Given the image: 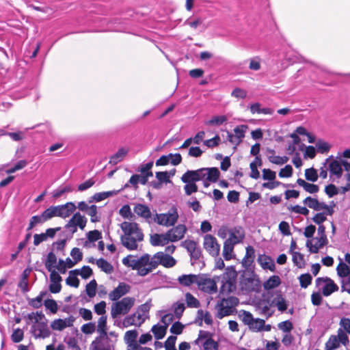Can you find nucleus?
Returning a JSON list of instances; mask_svg holds the SVG:
<instances>
[{
  "mask_svg": "<svg viewBox=\"0 0 350 350\" xmlns=\"http://www.w3.org/2000/svg\"><path fill=\"white\" fill-rule=\"evenodd\" d=\"M144 321V319H142L139 323L136 322V314L134 313L131 315L126 316L122 323H116L115 322L114 325L118 327H127L131 325H135L139 327Z\"/></svg>",
  "mask_w": 350,
  "mask_h": 350,
  "instance_id": "6ab92c4d",
  "label": "nucleus"
},
{
  "mask_svg": "<svg viewBox=\"0 0 350 350\" xmlns=\"http://www.w3.org/2000/svg\"><path fill=\"white\" fill-rule=\"evenodd\" d=\"M269 160L272 163L276 165H283L288 161V158L286 156H269Z\"/></svg>",
  "mask_w": 350,
  "mask_h": 350,
  "instance_id": "0e129e2a",
  "label": "nucleus"
},
{
  "mask_svg": "<svg viewBox=\"0 0 350 350\" xmlns=\"http://www.w3.org/2000/svg\"><path fill=\"white\" fill-rule=\"evenodd\" d=\"M46 221L43 217L42 213L40 215H34L31 217L30 219L29 226L27 228V230H31L33 227H35L36 225L40 224H43L44 222Z\"/></svg>",
  "mask_w": 350,
  "mask_h": 350,
  "instance_id": "a18cd8bd",
  "label": "nucleus"
},
{
  "mask_svg": "<svg viewBox=\"0 0 350 350\" xmlns=\"http://www.w3.org/2000/svg\"><path fill=\"white\" fill-rule=\"evenodd\" d=\"M297 183L298 185L302 187L304 189L309 193H317L319 190L318 185L307 183L302 178H298Z\"/></svg>",
  "mask_w": 350,
  "mask_h": 350,
  "instance_id": "bb28decb",
  "label": "nucleus"
},
{
  "mask_svg": "<svg viewBox=\"0 0 350 350\" xmlns=\"http://www.w3.org/2000/svg\"><path fill=\"white\" fill-rule=\"evenodd\" d=\"M183 183L198 182L200 181L199 170H187L181 177Z\"/></svg>",
  "mask_w": 350,
  "mask_h": 350,
  "instance_id": "b1692460",
  "label": "nucleus"
},
{
  "mask_svg": "<svg viewBox=\"0 0 350 350\" xmlns=\"http://www.w3.org/2000/svg\"><path fill=\"white\" fill-rule=\"evenodd\" d=\"M299 280L301 287L306 288L311 284L312 278L310 273H304L299 277Z\"/></svg>",
  "mask_w": 350,
  "mask_h": 350,
  "instance_id": "603ef678",
  "label": "nucleus"
},
{
  "mask_svg": "<svg viewBox=\"0 0 350 350\" xmlns=\"http://www.w3.org/2000/svg\"><path fill=\"white\" fill-rule=\"evenodd\" d=\"M97 283L95 280L90 281L85 286V291L89 297L92 298L96 295Z\"/></svg>",
  "mask_w": 350,
  "mask_h": 350,
  "instance_id": "3c124183",
  "label": "nucleus"
},
{
  "mask_svg": "<svg viewBox=\"0 0 350 350\" xmlns=\"http://www.w3.org/2000/svg\"><path fill=\"white\" fill-rule=\"evenodd\" d=\"M25 318L28 320L27 322V324H29L31 322H34V323H38V321H42V319H45V316L42 312H31L28 314Z\"/></svg>",
  "mask_w": 350,
  "mask_h": 350,
  "instance_id": "79ce46f5",
  "label": "nucleus"
},
{
  "mask_svg": "<svg viewBox=\"0 0 350 350\" xmlns=\"http://www.w3.org/2000/svg\"><path fill=\"white\" fill-rule=\"evenodd\" d=\"M237 273L234 267H228L226 269L225 273L223 274L222 280L224 281H232L236 282V278Z\"/></svg>",
  "mask_w": 350,
  "mask_h": 350,
  "instance_id": "f704fd0d",
  "label": "nucleus"
},
{
  "mask_svg": "<svg viewBox=\"0 0 350 350\" xmlns=\"http://www.w3.org/2000/svg\"><path fill=\"white\" fill-rule=\"evenodd\" d=\"M197 285L201 291L208 294H213L217 291L215 282L212 279L206 278L203 275H199Z\"/></svg>",
  "mask_w": 350,
  "mask_h": 350,
  "instance_id": "9d476101",
  "label": "nucleus"
},
{
  "mask_svg": "<svg viewBox=\"0 0 350 350\" xmlns=\"http://www.w3.org/2000/svg\"><path fill=\"white\" fill-rule=\"evenodd\" d=\"M316 148L319 152L321 154H325L329 150L330 146L329 145L328 143L319 139L316 143Z\"/></svg>",
  "mask_w": 350,
  "mask_h": 350,
  "instance_id": "4d7b16f0",
  "label": "nucleus"
},
{
  "mask_svg": "<svg viewBox=\"0 0 350 350\" xmlns=\"http://www.w3.org/2000/svg\"><path fill=\"white\" fill-rule=\"evenodd\" d=\"M264 326V320L261 319H256L254 323L250 325V329L252 332H261Z\"/></svg>",
  "mask_w": 350,
  "mask_h": 350,
  "instance_id": "680f3d73",
  "label": "nucleus"
},
{
  "mask_svg": "<svg viewBox=\"0 0 350 350\" xmlns=\"http://www.w3.org/2000/svg\"><path fill=\"white\" fill-rule=\"evenodd\" d=\"M123 234L120 237L122 245L129 251L137 250L138 243L144 240V233L135 222L123 221L120 224Z\"/></svg>",
  "mask_w": 350,
  "mask_h": 350,
  "instance_id": "f257e3e1",
  "label": "nucleus"
},
{
  "mask_svg": "<svg viewBox=\"0 0 350 350\" xmlns=\"http://www.w3.org/2000/svg\"><path fill=\"white\" fill-rule=\"evenodd\" d=\"M42 213L46 221H48L54 217H57V206H51L44 210Z\"/></svg>",
  "mask_w": 350,
  "mask_h": 350,
  "instance_id": "c03bdc74",
  "label": "nucleus"
},
{
  "mask_svg": "<svg viewBox=\"0 0 350 350\" xmlns=\"http://www.w3.org/2000/svg\"><path fill=\"white\" fill-rule=\"evenodd\" d=\"M107 316H101L98 321L97 332L99 335H107Z\"/></svg>",
  "mask_w": 350,
  "mask_h": 350,
  "instance_id": "58836bf2",
  "label": "nucleus"
},
{
  "mask_svg": "<svg viewBox=\"0 0 350 350\" xmlns=\"http://www.w3.org/2000/svg\"><path fill=\"white\" fill-rule=\"evenodd\" d=\"M79 273V269L72 270L69 273V276L66 280L68 285L77 288L79 285V280L77 278L76 275Z\"/></svg>",
  "mask_w": 350,
  "mask_h": 350,
  "instance_id": "473e14b6",
  "label": "nucleus"
},
{
  "mask_svg": "<svg viewBox=\"0 0 350 350\" xmlns=\"http://www.w3.org/2000/svg\"><path fill=\"white\" fill-rule=\"evenodd\" d=\"M136 258L133 255H128L122 259V263L124 265L128 267H131L133 270H135Z\"/></svg>",
  "mask_w": 350,
  "mask_h": 350,
  "instance_id": "69168bd1",
  "label": "nucleus"
},
{
  "mask_svg": "<svg viewBox=\"0 0 350 350\" xmlns=\"http://www.w3.org/2000/svg\"><path fill=\"white\" fill-rule=\"evenodd\" d=\"M185 301L189 308H198L200 306V301L190 293L185 294Z\"/></svg>",
  "mask_w": 350,
  "mask_h": 350,
  "instance_id": "ea45409f",
  "label": "nucleus"
},
{
  "mask_svg": "<svg viewBox=\"0 0 350 350\" xmlns=\"http://www.w3.org/2000/svg\"><path fill=\"white\" fill-rule=\"evenodd\" d=\"M128 152V149L124 148H120L117 152H116L110 157L109 163L112 165H116L119 162L122 161L124 157L127 154Z\"/></svg>",
  "mask_w": 350,
  "mask_h": 350,
  "instance_id": "c85d7f7f",
  "label": "nucleus"
},
{
  "mask_svg": "<svg viewBox=\"0 0 350 350\" xmlns=\"http://www.w3.org/2000/svg\"><path fill=\"white\" fill-rule=\"evenodd\" d=\"M167 232L164 234L154 233L150 235V242L152 246H164L170 241Z\"/></svg>",
  "mask_w": 350,
  "mask_h": 350,
  "instance_id": "a211bd4d",
  "label": "nucleus"
},
{
  "mask_svg": "<svg viewBox=\"0 0 350 350\" xmlns=\"http://www.w3.org/2000/svg\"><path fill=\"white\" fill-rule=\"evenodd\" d=\"M340 342L337 339V336L332 335L325 343V350H334L339 347Z\"/></svg>",
  "mask_w": 350,
  "mask_h": 350,
  "instance_id": "09e8293b",
  "label": "nucleus"
},
{
  "mask_svg": "<svg viewBox=\"0 0 350 350\" xmlns=\"http://www.w3.org/2000/svg\"><path fill=\"white\" fill-rule=\"evenodd\" d=\"M178 219V213L177 208L173 206L166 213L157 214L154 221L158 224L164 226H174Z\"/></svg>",
  "mask_w": 350,
  "mask_h": 350,
  "instance_id": "39448f33",
  "label": "nucleus"
},
{
  "mask_svg": "<svg viewBox=\"0 0 350 350\" xmlns=\"http://www.w3.org/2000/svg\"><path fill=\"white\" fill-rule=\"evenodd\" d=\"M305 177H306V179L309 181H311V182L317 181L318 179V174H317V170L313 167L306 169L305 170Z\"/></svg>",
  "mask_w": 350,
  "mask_h": 350,
  "instance_id": "864d4df0",
  "label": "nucleus"
},
{
  "mask_svg": "<svg viewBox=\"0 0 350 350\" xmlns=\"http://www.w3.org/2000/svg\"><path fill=\"white\" fill-rule=\"evenodd\" d=\"M72 191V187L70 185L60 186L53 191L52 196L55 198H58L64 193L71 192Z\"/></svg>",
  "mask_w": 350,
  "mask_h": 350,
  "instance_id": "de8ad7c7",
  "label": "nucleus"
},
{
  "mask_svg": "<svg viewBox=\"0 0 350 350\" xmlns=\"http://www.w3.org/2000/svg\"><path fill=\"white\" fill-rule=\"evenodd\" d=\"M241 286L247 292L257 291L260 287V281L254 277L245 278L241 282Z\"/></svg>",
  "mask_w": 350,
  "mask_h": 350,
  "instance_id": "f3484780",
  "label": "nucleus"
},
{
  "mask_svg": "<svg viewBox=\"0 0 350 350\" xmlns=\"http://www.w3.org/2000/svg\"><path fill=\"white\" fill-rule=\"evenodd\" d=\"M291 254L294 265L299 268L303 267L305 265L304 255L298 252H293Z\"/></svg>",
  "mask_w": 350,
  "mask_h": 350,
  "instance_id": "49530a36",
  "label": "nucleus"
},
{
  "mask_svg": "<svg viewBox=\"0 0 350 350\" xmlns=\"http://www.w3.org/2000/svg\"><path fill=\"white\" fill-rule=\"evenodd\" d=\"M138 333L135 329L127 331L124 335V340L126 344L135 342Z\"/></svg>",
  "mask_w": 350,
  "mask_h": 350,
  "instance_id": "6e6d98bb",
  "label": "nucleus"
},
{
  "mask_svg": "<svg viewBox=\"0 0 350 350\" xmlns=\"http://www.w3.org/2000/svg\"><path fill=\"white\" fill-rule=\"evenodd\" d=\"M97 266L105 273H111L113 271V267L111 263L105 260L104 258H99L96 260Z\"/></svg>",
  "mask_w": 350,
  "mask_h": 350,
  "instance_id": "c9c22d12",
  "label": "nucleus"
},
{
  "mask_svg": "<svg viewBox=\"0 0 350 350\" xmlns=\"http://www.w3.org/2000/svg\"><path fill=\"white\" fill-rule=\"evenodd\" d=\"M222 284L220 288V294L227 295L236 289V282L232 281L221 280Z\"/></svg>",
  "mask_w": 350,
  "mask_h": 350,
  "instance_id": "2f4dec72",
  "label": "nucleus"
},
{
  "mask_svg": "<svg viewBox=\"0 0 350 350\" xmlns=\"http://www.w3.org/2000/svg\"><path fill=\"white\" fill-rule=\"evenodd\" d=\"M204 248L212 256H217L219 252V245L215 237L211 234H206L204 237Z\"/></svg>",
  "mask_w": 350,
  "mask_h": 350,
  "instance_id": "9b49d317",
  "label": "nucleus"
},
{
  "mask_svg": "<svg viewBox=\"0 0 350 350\" xmlns=\"http://www.w3.org/2000/svg\"><path fill=\"white\" fill-rule=\"evenodd\" d=\"M135 265V270L137 271V274L140 276H145L157 268L156 262L152 260V257L150 258L148 254L136 259Z\"/></svg>",
  "mask_w": 350,
  "mask_h": 350,
  "instance_id": "20e7f679",
  "label": "nucleus"
},
{
  "mask_svg": "<svg viewBox=\"0 0 350 350\" xmlns=\"http://www.w3.org/2000/svg\"><path fill=\"white\" fill-rule=\"evenodd\" d=\"M44 305L47 310H49L51 313L55 314L57 312L58 306L57 302L52 299H48L44 301Z\"/></svg>",
  "mask_w": 350,
  "mask_h": 350,
  "instance_id": "13d9d810",
  "label": "nucleus"
},
{
  "mask_svg": "<svg viewBox=\"0 0 350 350\" xmlns=\"http://www.w3.org/2000/svg\"><path fill=\"white\" fill-rule=\"evenodd\" d=\"M227 121L226 116H215L212 117L211 119L206 122V125H217L219 126L223 124Z\"/></svg>",
  "mask_w": 350,
  "mask_h": 350,
  "instance_id": "8fccbe9b",
  "label": "nucleus"
},
{
  "mask_svg": "<svg viewBox=\"0 0 350 350\" xmlns=\"http://www.w3.org/2000/svg\"><path fill=\"white\" fill-rule=\"evenodd\" d=\"M152 260L156 262L157 267L159 265H162L165 267H172L176 265V260L170 254L159 252L152 256Z\"/></svg>",
  "mask_w": 350,
  "mask_h": 350,
  "instance_id": "f8f14e48",
  "label": "nucleus"
},
{
  "mask_svg": "<svg viewBox=\"0 0 350 350\" xmlns=\"http://www.w3.org/2000/svg\"><path fill=\"white\" fill-rule=\"evenodd\" d=\"M341 164L336 160L330 161L328 166L330 175H335L337 178H340L342 172Z\"/></svg>",
  "mask_w": 350,
  "mask_h": 350,
  "instance_id": "a878e982",
  "label": "nucleus"
},
{
  "mask_svg": "<svg viewBox=\"0 0 350 350\" xmlns=\"http://www.w3.org/2000/svg\"><path fill=\"white\" fill-rule=\"evenodd\" d=\"M278 327L280 330L286 333H290L293 328V323L289 320L278 323Z\"/></svg>",
  "mask_w": 350,
  "mask_h": 350,
  "instance_id": "338daca9",
  "label": "nucleus"
},
{
  "mask_svg": "<svg viewBox=\"0 0 350 350\" xmlns=\"http://www.w3.org/2000/svg\"><path fill=\"white\" fill-rule=\"evenodd\" d=\"M316 285L319 288L321 287L322 293L325 297L338 290V286L328 277L317 278Z\"/></svg>",
  "mask_w": 350,
  "mask_h": 350,
  "instance_id": "1a4fd4ad",
  "label": "nucleus"
},
{
  "mask_svg": "<svg viewBox=\"0 0 350 350\" xmlns=\"http://www.w3.org/2000/svg\"><path fill=\"white\" fill-rule=\"evenodd\" d=\"M340 328L342 329L345 332L350 334V319L342 317L340 319Z\"/></svg>",
  "mask_w": 350,
  "mask_h": 350,
  "instance_id": "774afa93",
  "label": "nucleus"
},
{
  "mask_svg": "<svg viewBox=\"0 0 350 350\" xmlns=\"http://www.w3.org/2000/svg\"><path fill=\"white\" fill-rule=\"evenodd\" d=\"M57 217L67 218L72 214L77 208L75 204L72 202H66L64 204L57 205Z\"/></svg>",
  "mask_w": 350,
  "mask_h": 350,
  "instance_id": "dca6fc26",
  "label": "nucleus"
},
{
  "mask_svg": "<svg viewBox=\"0 0 350 350\" xmlns=\"http://www.w3.org/2000/svg\"><path fill=\"white\" fill-rule=\"evenodd\" d=\"M77 227L72 224V221H68L64 226L65 232L64 233L66 234V239H71L73 234L77 232Z\"/></svg>",
  "mask_w": 350,
  "mask_h": 350,
  "instance_id": "a19ab883",
  "label": "nucleus"
},
{
  "mask_svg": "<svg viewBox=\"0 0 350 350\" xmlns=\"http://www.w3.org/2000/svg\"><path fill=\"white\" fill-rule=\"evenodd\" d=\"M195 343L201 345L203 350H218V343L210 336L207 331L200 330Z\"/></svg>",
  "mask_w": 350,
  "mask_h": 350,
  "instance_id": "0eeeda50",
  "label": "nucleus"
},
{
  "mask_svg": "<svg viewBox=\"0 0 350 350\" xmlns=\"http://www.w3.org/2000/svg\"><path fill=\"white\" fill-rule=\"evenodd\" d=\"M184 186L185 193L187 196H190L193 193L198 191V186L194 182L185 183Z\"/></svg>",
  "mask_w": 350,
  "mask_h": 350,
  "instance_id": "bf43d9fd",
  "label": "nucleus"
},
{
  "mask_svg": "<svg viewBox=\"0 0 350 350\" xmlns=\"http://www.w3.org/2000/svg\"><path fill=\"white\" fill-rule=\"evenodd\" d=\"M135 213L146 219L151 217V212L149 207L143 204H137L133 208Z\"/></svg>",
  "mask_w": 350,
  "mask_h": 350,
  "instance_id": "4be33fe9",
  "label": "nucleus"
},
{
  "mask_svg": "<svg viewBox=\"0 0 350 350\" xmlns=\"http://www.w3.org/2000/svg\"><path fill=\"white\" fill-rule=\"evenodd\" d=\"M166 326L160 325L159 324L152 326L151 331L154 337L157 340L162 339L166 334Z\"/></svg>",
  "mask_w": 350,
  "mask_h": 350,
  "instance_id": "72a5a7b5",
  "label": "nucleus"
},
{
  "mask_svg": "<svg viewBox=\"0 0 350 350\" xmlns=\"http://www.w3.org/2000/svg\"><path fill=\"white\" fill-rule=\"evenodd\" d=\"M239 303V299L234 296L222 298L215 306V309L217 310L216 317L221 319L224 317L232 314L235 311V307Z\"/></svg>",
  "mask_w": 350,
  "mask_h": 350,
  "instance_id": "f03ea898",
  "label": "nucleus"
},
{
  "mask_svg": "<svg viewBox=\"0 0 350 350\" xmlns=\"http://www.w3.org/2000/svg\"><path fill=\"white\" fill-rule=\"evenodd\" d=\"M205 172L204 180L216 183L220 176V172L217 167H206Z\"/></svg>",
  "mask_w": 350,
  "mask_h": 350,
  "instance_id": "393cba45",
  "label": "nucleus"
},
{
  "mask_svg": "<svg viewBox=\"0 0 350 350\" xmlns=\"http://www.w3.org/2000/svg\"><path fill=\"white\" fill-rule=\"evenodd\" d=\"M258 262L262 269L275 271V265L271 257L266 255H260L258 258Z\"/></svg>",
  "mask_w": 350,
  "mask_h": 350,
  "instance_id": "412c9836",
  "label": "nucleus"
},
{
  "mask_svg": "<svg viewBox=\"0 0 350 350\" xmlns=\"http://www.w3.org/2000/svg\"><path fill=\"white\" fill-rule=\"evenodd\" d=\"M130 286L124 282L119 283L118 286L115 288L109 294V298L110 300L117 301L122 296L125 295L130 291Z\"/></svg>",
  "mask_w": 350,
  "mask_h": 350,
  "instance_id": "4468645a",
  "label": "nucleus"
},
{
  "mask_svg": "<svg viewBox=\"0 0 350 350\" xmlns=\"http://www.w3.org/2000/svg\"><path fill=\"white\" fill-rule=\"evenodd\" d=\"M116 193V191H105V192H100V193H96L92 196H91L88 199V202L92 203L94 202H100L102 200H104L107 199V198L111 196L113 194Z\"/></svg>",
  "mask_w": 350,
  "mask_h": 350,
  "instance_id": "c756f323",
  "label": "nucleus"
},
{
  "mask_svg": "<svg viewBox=\"0 0 350 350\" xmlns=\"http://www.w3.org/2000/svg\"><path fill=\"white\" fill-rule=\"evenodd\" d=\"M230 237L226 241H230L234 245L241 243L245 238V230L241 226H234L230 228Z\"/></svg>",
  "mask_w": 350,
  "mask_h": 350,
  "instance_id": "2eb2a0df",
  "label": "nucleus"
},
{
  "mask_svg": "<svg viewBox=\"0 0 350 350\" xmlns=\"http://www.w3.org/2000/svg\"><path fill=\"white\" fill-rule=\"evenodd\" d=\"M256 319H254L252 316V314L245 310H243L242 313V321L244 323V324L249 326V328H250V325L254 323Z\"/></svg>",
  "mask_w": 350,
  "mask_h": 350,
  "instance_id": "e2e57ef3",
  "label": "nucleus"
},
{
  "mask_svg": "<svg viewBox=\"0 0 350 350\" xmlns=\"http://www.w3.org/2000/svg\"><path fill=\"white\" fill-rule=\"evenodd\" d=\"M234 244L230 243V241H225L224 243L223 256L226 260H229L232 258V253L234 247Z\"/></svg>",
  "mask_w": 350,
  "mask_h": 350,
  "instance_id": "4c0bfd02",
  "label": "nucleus"
},
{
  "mask_svg": "<svg viewBox=\"0 0 350 350\" xmlns=\"http://www.w3.org/2000/svg\"><path fill=\"white\" fill-rule=\"evenodd\" d=\"M336 270L338 276L341 278L350 276V267L343 262L339 263Z\"/></svg>",
  "mask_w": 350,
  "mask_h": 350,
  "instance_id": "e433bc0d",
  "label": "nucleus"
},
{
  "mask_svg": "<svg viewBox=\"0 0 350 350\" xmlns=\"http://www.w3.org/2000/svg\"><path fill=\"white\" fill-rule=\"evenodd\" d=\"M255 257V250L252 246H247L246 247V253L244 258L243 259V265L245 267H250L254 262Z\"/></svg>",
  "mask_w": 350,
  "mask_h": 350,
  "instance_id": "cd10ccee",
  "label": "nucleus"
},
{
  "mask_svg": "<svg viewBox=\"0 0 350 350\" xmlns=\"http://www.w3.org/2000/svg\"><path fill=\"white\" fill-rule=\"evenodd\" d=\"M198 278H199V275H194V274L182 275L178 277V281L183 286H189L193 284H197Z\"/></svg>",
  "mask_w": 350,
  "mask_h": 350,
  "instance_id": "5701e85b",
  "label": "nucleus"
},
{
  "mask_svg": "<svg viewBox=\"0 0 350 350\" xmlns=\"http://www.w3.org/2000/svg\"><path fill=\"white\" fill-rule=\"evenodd\" d=\"M57 262V257L55 254L51 252L48 254L46 260L45 262L46 268L49 271H51L52 268L55 267V264Z\"/></svg>",
  "mask_w": 350,
  "mask_h": 350,
  "instance_id": "37998d69",
  "label": "nucleus"
},
{
  "mask_svg": "<svg viewBox=\"0 0 350 350\" xmlns=\"http://www.w3.org/2000/svg\"><path fill=\"white\" fill-rule=\"evenodd\" d=\"M280 283L281 280L279 276L272 275L264 282L263 286L265 290H271L278 287Z\"/></svg>",
  "mask_w": 350,
  "mask_h": 350,
  "instance_id": "7c9ffc66",
  "label": "nucleus"
},
{
  "mask_svg": "<svg viewBox=\"0 0 350 350\" xmlns=\"http://www.w3.org/2000/svg\"><path fill=\"white\" fill-rule=\"evenodd\" d=\"M115 340L107 335H99L91 343V350H113Z\"/></svg>",
  "mask_w": 350,
  "mask_h": 350,
  "instance_id": "423d86ee",
  "label": "nucleus"
},
{
  "mask_svg": "<svg viewBox=\"0 0 350 350\" xmlns=\"http://www.w3.org/2000/svg\"><path fill=\"white\" fill-rule=\"evenodd\" d=\"M187 228L184 224H178L167 231L170 242H176L184 238L187 232Z\"/></svg>",
  "mask_w": 350,
  "mask_h": 350,
  "instance_id": "ddd939ff",
  "label": "nucleus"
},
{
  "mask_svg": "<svg viewBox=\"0 0 350 350\" xmlns=\"http://www.w3.org/2000/svg\"><path fill=\"white\" fill-rule=\"evenodd\" d=\"M47 319H42L33 323L31 327V332L36 338H46L51 336V330L48 327Z\"/></svg>",
  "mask_w": 350,
  "mask_h": 350,
  "instance_id": "6e6552de",
  "label": "nucleus"
},
{
  "mask_svg": "<svg viewBox=\"0 0 350 350\" xmlns=\"http://www.w3.org/2000/svg\"><path fill=\"white\" fill-rule=\"evenodd\" d=\"M24 338V332L23 329L20 328H16L14 329L12 335L11 339L13 342L18 343L23 340Z\"/></svg>",
  "mask_w": 350,
  "mask_h": 350,
  "instance_id": "5fc2aeb1",
  "label": "nucleus"
},
{
  "mask_svg": "<svg viewBox=\"0 0 350 350\" xmlns=\"http://www.w3.org/2000/svg\"><path fill=\"white\" fill-rule=\"evenodd\" d=\"M68 221H72V224L81 230H84L88 222L87 218L79 212L74 213Z\"/></svg>",
  "mask_w": 350,
  "mask_h": 350,
  "instance_id": "aec40b11",
  "label": "nucleus"
},
{
  "mask_svg": "<svg viewBox=\"0 0 350 350\" xmlns=\"http://www.w3.org/2000/svg\"><path fill=\"white\" fill-rule=\"evenodd\" d=\"M247 129V126L240 125L237 126L234 129V137H237V139H239L241 142L245 137V133Z\"/></svg>",
  "mask_w": 350,
  "mask_h": 350,
  "instance_id": "052dcab7",
  "label": "nucleus"
},
{
  "mask_svg": "<svg viewBox=\"0 0 350 350\" xmlns=\"http://www.w3.org/2000/svg\"><path fill=\"white\" fill-rule=\"evenodd\" d=\"M135 298L126 297L120 301H115L111 305V315L116 319L120 315L126 314L135 304Z\"/></svg>",
  "mask_w": 350,
  "mask_h": 350,
  "instance_id": "7ed1b4c3",
  "label": "nucleus"
}]
</instances>
